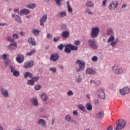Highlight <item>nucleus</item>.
Segmentation results:
<instances>
[{"instance_id":"nucleus-27","label":"nucleus","mask_w":130,"mask_h":130,"mask_svg":"<svg viewBox=\"0 0 130 130\" xmlns=\"http://www.w3.org/2000/svg\"><path fill=\"white\" fill-rule=\"evenodd\" d=\"M86 7L87 8H93L94 7V3L91 1H88L86 3Z\"/></svg>"},{"instance_id":"nucleus-16","label":"nucleus","mask_w":130,"mask_h":130,"mask_svg":"<svg viewBox=\"0 0 130 130\" xmlns=\"http://www.w3.org/2000/svg\"><path fill=\"white\" fill-rule=\"evenodd\" d=\"M12 18L13 19V20H15L16 22H17V23H22L21 17H20V16L18 15L13 14L12 15Z\"/></svg>"},{"instance_id":"nucleus-24","label":"nucleus","mask_w":130,"mask_h":130,"mask_svg":"<svg viewBox=\"0 0 130 130\" xmlns=\"http://www.w3.org/2000/svg\"><path fill=\"white\" fill-rule=\"evenodd\" d=\"M24 77L25 79H27V78L29 77L30 79L33 77V74L29 72H26L24 75Z\"/></svg>"},{"instance_id":"nucleus-5","label":"nucleus","mask_w":130,"mask_h":130,"mask_svg":"<svg viewBox=\"0 0 130 130\" xmlns=\"http://www.w3.org/2000/svg\"><path fill=\"white\" fill-rule=\"evenodd\" d=\"M118 7V2L117 1H113L110 3L109 5V9L111 11H113L115 10Z\"/></svg>"},{"instance_id":"nucleus-15","label":"nucleus","mask_w":130,"mask_h":130,"mask_svg":"<svg viewBox=\"0 0 130 130\" xmlns=\"http://www.w3.org/2000/svg\"><path fill=\"white\" fill-rule=\"evenodd\" d=\"M38 123L39 125H41L42 127H47V125H46V121L44 120V119H40L38 120Z\"/></svg>"},{"instance_id":"nucleus-20","label":"nucleus","mask_w":130,"mask_h":130,"mask_svg":"<svg viewBox=\"0 0 130 130\" xmlns=\"http://www.w3.org/2000/svg\"><path fill=\"white\" fill-rule=\"evenodd\" d=\"M65 119L68 122H75L74 120H73L72 116L70 115H66L65 116Z\"/></svg>"},{"instance_id":"nucleus-43","label":"nucleus","mask_w":130,"mask_h":130,"mask_svg":"<svg viewBox=\"0 0 130 130\" xmlns=\"http://www.w3.org/2000/svg\"><path fill=\"white\" fill-rule=\"evenodd\" d=\"M35 90H37L38 91L39 90H40L41 89V85L40 84H37L35 86Z\"/></svg>"},{"instance_id":"nucleus-57","label":"nucleus","mask_w":130,"mask_h":130,"mask_svg":"<svg viewBox=\"0 0 130 130\" xmlns=\"http://www.w3.org/2000/svg\"><path fill=\"white\" fill-rule=\"evenodd\" d=\"M74 44H75V45H80L81 42L79 40H77L74 42Z\"/></svg>"},{"instance_id":"nucleus-1","label":"nucleus","mask_w":130,"mask_h":130,"mask_svg":"<svg viewBox=\"0 0 130 130\" xmlns=\"http://www.w3.org/2000/svg\"><path fill=\"white\" fill-rule=\"evenodd\" d=\"M126 125V122L123 119H119L116 123V130H121Z\"/></svg>"},{"instance_id":"nucleus-35","label":"nucleus","mask_w":130,"mask_h":130,"mask_svg":"<svg viewBox=\"0 0 130 130\" xmlns=\"http://www.w3.org/2000/svg\"><path fill=\"white\" fill-rule=\"evenodd\" d=\"M27 84L29 86H34L35 83L34 82V81L33 80L31 79L27 80Z\"/></svg>"},{"instance_id":"nucleus-46","label":"nucleus","mask_w":130,"mask_h":130,"mask_svg":"<svg viewBox=\"0 0 130 130\" xmlns=\"http://www.w3.org/2000/svg\"><path fill=\"white\" fill-rule=\"evenodd\" d=\"M118 71V75H121L122 74H123V70H122V68H119Z\"/></svg>"},{"instance_id":"nucleus-30","label":"nucleus","mask_w":130,"mask_h":130,"mask_svg":"<svg viewBox=\"0 0 130 130\" xmlns=\"http://www.w3.org/2000/svg\"><path fill=\"white\" fill-rule=\"evenodd\" d=\"M85 107L89 111H91L93 108L92 107V104H91L90 103H87L85 105Z\"/></svg>"},{"instance_id":"nucleus-48","label":"nucleus","mask_w":130,"mask_h":130,"mask_svg":"<svg viewBox=\"0 0 130 130\" xmlns=\"http://www.w3.org/2000/svg\"><path fill=\"white\" fill-rule=\"evenodd\" d=\"M7 39L10 42H15V41H14V39H13L11 36L8 37Z\"/></svg>"},{"instance_id":"nucleus-42","label":"nucleus","mask_w":130,"mask_h":130,"mask_svg":"<svg viewBox=\"0 0 130 130\" xmlns=\"http://www.w3.org/2000/svg\"><path fill=\"white\" fill-rule=\"evenodd\" d=\"M49 71L53 72V74H55V73H56V68L54 67L50 68H49Z\"/></svg>"},{"instance_id":"nucleus-10","label":"nucleus","mask_w":130,"mask_h":130,"mask_svg":"<svg viewBox=\"0 0 130 130\" xmlns=\"http://www.w3.org/2000/svg\"><path fill=\"white\" fill-rule=\"evenodd\" d=\"M97 95L100 98H101V99H105V92H104V90H103L102 88L98 90Z\"/></svg>"},{"instance_id":"nucleus-19","label":"nucleus","mask_w":130,"mask_h":130,"mask_svg":"<svg viewBox=\"0 0 130 130\" xmlns=\"http://www.w3.org/2000/svg\"><path fill=\"white\" fill-rule=\"evenodd\" d=\"M70 46V44H69L66 45L65 46L64 51H65L66 53H71V52H72V50Z\"/></svg>"},{"instance_id":"nucleus-39","label":"nucleus","mask_w":130,"mask_h":130,"mask_svg":"<svg viewBox=\"0 0 130 130\" xmlns=\"http://www.w3.org/2000/svg\"><path fill=\"white\" fill-rule=\"evenodd\" d=\"M68 26L66 24H61L60 29L61 30H67Z\"/></svg>"},{"instance_id":"nucleus-49","label":"nucleus","mask_w":130,"mask_h":130,"mask_svg":"<svg viewBox=\"0 0 130 130\" xmlns=\"http://www.w3.org/2000/svg\"><path fill=\"white\" fill-rule=\"evenodd\" d=\"M68 95H69V96H73V95H74V92H73V91L72 90H69L68 92H67Z\"/></svg>"},{"instance_id":"nucleus-64","label":"nucleus","mask_w":130,"mask_h":130,"mask_svg":"<svg viewBox=\"0 0 130 130\" xmlns=\"http://www.w3.org/2000/svg\"><path fill=\"white\" fill-rule=\"evenodd\" d=\"M107 130H112V126H109L107 129Z\"/></svg>"},{"instance_id":"nucleus-60","label":"nucleus","mask_w":130,"mask_h":130,"mask_svg":"<svg viewBox=\"0 0 130 130\" xmlns=\"http://www.w3.org/2000/svg\"><path fill=\"white\" fill-rule=\"evenodd\" d=\"M47 38L49 39H51V38H52V35L50 34H48L47 35Z\"/></svg>"},{"instance_id":"nucleus-47","label":"nucleus","mask_w":130,"mask_h":130,"mask_svg":"<svg viewBox=\"0 0 130 130\" xmlns=\"http://www.w3.org/2000/svg\"><path fill=\"white\" fill-rule=\"evenodd\" d=\"M57 48L59 50H62V49H63V45L62 44H60L58 46Z\"/></svg>"},{"instance_id":"nucleus-33","label":"nucleus","mask_w":130,"mask_h":130,"mask_svg":"<svg viewBox=\"0 0 130 130\" xmlns=\"http://www.w3.org/2000/svg\"><path fill=\"white\" fill-rule=\"evenodd\" d=\"M36 52V50L35 49H32L31 50L30 52H27L26 55L27 56H31V55H33L34 53Z\"/></svg>"},{"instance_id":"nucleus-56","label":"nucleus","mask_w":130,"mask_h":130,"mask_svg":"<svg viewBox=\"0 0 130 130\" xmlns=\"http://www.w3.org/2000/svg\"><path fill=\"white\" fill-rule=\"evenodd\" d=\"M1 58H2L3 60H6V59H7V54H3Z\"/></svg>"},{"instance_id":"nucleus-4","label":"nucleus","mask_w":130,"mask_h":130,"mask_svg":"<svg viewBox=\"0 0 130 130\" xmlns=\"http://www.w3.org/2000/svg\"><path fill=\"white\" fill-rule=\"evenodd\" d=\"M76 63L78 64L79 68H76V72L77 73H80L82 71H84L85 69V62L84 61H81L80 60H77L76 61Z\"/></svg>"},{"instance_id":"nucleus-52","label":"nucleus","mask_w":130,"mask_h":130,"mask_svg":"<svg viewBox=\"0 0 130 130\" xmlns=\"http://www.w3.org/2000/svg\"><path fill=\"white\" fill-rule=\"evenodd\" d=\"M13 37L14 39H18L19 38V36L17 34H15L13 35Z\"/></svg>"},{"instance_id":"nucleus-50","label":"nucleus","mask_w":130,"mask_h":130,"mask_svg":"<svg viewBox=\"0 0 130 130\" xmlns=\"http://www.w3.org/2000/svg\"><path fill=\"white\" fill-rule=\"evenodd\" d=\"M85 13H87V14H88L89 15H92V14H93V13H92L91 12H90V11L89 10L88 8L86 9L85 10Z\"/></svg>"},{"instance_id":"nucleus-25","label":"nucleus","mask_w":130,"mask_h":130,"mask_svg":"<svg viewBox=\"0 0 130 130\" xmlns=\"http://www.w3.org/2000/svg\"><path fill=\"white\" fill-rule=\"evenodd\" d=\"M119 42V40H118V39H115V40L114 41H113V42H111V46L112 47H114L116 44H117V43Z\"/></svg>"},{"instance_id":"nucleus-31","label":"nucleus","mask_w":130,"mask_h":130,"mask_svg":"<svg viewBox=\"0 0 130 130\" xmlns=\"http://www.w3.org/2000/svg\"><path fill=\"white\" fill-rule=\"evenodd\" d=\"M39 32H40V30L37 29H32V33L34 34L35 36H37V35H39Z\"/></svg>"},{"instance_id":"nucleus-55","label":"nucleus","mask_w":130,"mask_h":130,"mask_svg":"<svg viewBox=\"0 0 130 130\" xmlns=\"http://www.w3.org/2000/svg\"><path fill=\"white\" fill-rule=\"evenodd\" d=\"M95 85H96V86H100V85H101V81L98 80L97 81H96L95 82Z\"/></svg>"},{"instance_id":"nucleus-21","label":"nucleus","mask_w":130,"mask_h":130,"mask_svg":"<svg viewBox=\"0 0 130 130\" xmlns=\"http://www.w3.org/2000/svg\"><path fill=\"white\" fill-rule=\"evenodd\" d=\"M28 42L30 45H32V46H35V45H36V41H35V39L32 38H29L28 39Z\"/></svg>"},{"instance_id":"nucleus-41","label":"nucleus","mask_w":130,"mask_h":130,"mask_svg":"<svg viewBox=\"0 0 130 130\" xmlns=\"http://www.w3.org/2000/svg\"><path fill=\"white\" fill-rule=\"evenodd\" d=\"M78 108L82 110V111H85V108H84V106L83 105H78Z\"/></svg>"},{"instance_id":"nucleus-8","label":"nucleus","mask_w":130,"mask_h":130,"mask_svg":"<svg viewBox=\"0 0 130 130\" xmlns=\"http://www.w3.org/2000/svg\"><path fill=\"white\" fill-rule=\"evenodd\" d=\"M34 64H35L34 61L32 60L28 61L24 63L23 65V68L24 69H29L30 68H32V67H33Z\"/></svg>"},{"instance_id":"nucleus-28","label":"nucleus","mask_w":130,"mask_h":130,"mask_svg":"<svg viewBox=\"0 0 130 130\" xmlns=\"http://www.w3.org/2000/svg\"><path fill=\"white\" fill-rule=\"evenodd\" d=\"M106 32L107 35H109V36H112V35L113 34V30L111 28H109L107 29Z\"/></svg>"},{"instance_id":"nucleus-51","label":"nucleus","mask_w":130,"mask_h":130,"mask_svg":"<svg viewBox=\"0 0 130 130\" xmlns=\"http://www.w3.org/2000/svg\"><path fill=\"white\" fill-rule=\"evenodd\" d=\"M92 61H97V60H98V57H97L96 56H94L92 58Z\"/></svg>"},{"instance_id":"nucleus-36","label":"nucleus","mask_w":130,"mask_h":130,"mask_svg":"<svg viewBox=\"0 0 130 130\" xmlns=\"http://www.w3.org/2000/svg\"><path fill=\"white\" fill-rule=\"evenodd\" d=\"M115 40V38H114V36H111L109 38L108 40V43H109V42H112L113 41H114Z\"/></svg>"},{"instance_id":"nucleus-59","label":"nucleus","mask_w":130,"mask_h":130,"mask_svg":"<svg viewBox=\"0 0 130 130\" xmlns=\"http://www.w3.org/2000/svg\"><path fill=\"white\" fill-rule=\"evenodd\" d=\"M106 3H107V0H104L103 1V7H106Z\"/></svg>"},{"instance_id":"nucleus-7","label":"nucleus","mask_w":130,"mask_h":130,"mask_svg":"<svg viewBox=\"0 0 130 130\" xmlns=\"http://www.w3.org/2000/svg\"><path fill=\"white\" fill-rule=\"evenodd\" d=\"M59 59V54L56 53H54L53 54H51L50 60L51 61H57Z\"/></svg>"},{"instance_id":"nucleus-22","label":"nucleus","mask_w":130,"mask_h":130,"mask_svg":"<svg viewBox=\"0 0 130 130\" xmlns=\"http://www.w3.org/2000/svg\"><path fill=\"white\" fill-rule=\"evenodd\" d=\"M31 103L32 104V105L36 107H37L38 106V105H39L38 101L35 98H33L31 100Z\"/></svg>"},{"instance_id":"nucleus-23","label":"nucleus","mask_w":130,"mask_h":130,"mask_svg":"<svg viewBox=\"0 0 130 130\" xmlns=\"http://www.w3.org/2000/svg\"><path fill=\"white\" fill-rule=\"evenodd\" d=\"M27 7L28 9L33 10V9H35V8H36V7H37V5L35 3H31V4L27 5Z\"/></svg>"},{"instance_id":"nucleus-12","label":"nucleus","mask_w":130,"mask_h":130,"mask_svg":"<svg viewBox=\"0 0 130 130\" xmlns=\"http://www.w3.org/2000/svg\"><path fill=\"white\" fill-rule=\"evenodd\" d=\"M8 48L9 50H15L17 48V43L15 42H12L8 45Z\"/></svg>"},{"instance_id":"nucleus-61","label":"nucleus","mask_w":130,"mask_h":130,"mask_svg":"<svg viewBox=\"0 0 130 130\" xmlns=\"http://www.w3.org/2000/svg\"><path fill=\"white\" fill-rule=\"evenodd\" d=\"M59 39V37H57L56 38H54L53 41L54 42H56V41H58V40Z\"/></svg>"},{"instance_id":"nucleus-37","label":"nucleus","mask_w":130,"mask_h":130,"mask_svg":"<svg viewBox=\"0 0 130 130\" xmlns=\"http://www.w3.org/2000/svg\"><path fill=\"white\" fill-rule=\"evenodd\" d=\"M70 44V46H69V47H70L71 51L72 50H73V51L78 50V47L73 45L71 44Z\"/></svg>"},{"instance_id":"nucleus-54","label":"nucleus","mask_w":130,"mask_h":130,"mask_svg":"<svg viewBox=\"0 0 130 130\" xmlns=\"http://www.w3.org/2000/svg\"><path fill=\"white\" fill-rule=\"evenodd\" d=\"M68 12H69L70 14H72V13H73V9L72 8V7H71V6H69V7H68Z\"/></svg>"},{"instance_id":"nucleus-32","label":"nucleus","mask_w":130,"mask_h":130,"mask_svg":"<svg viewBox=\"0 0 130 130\" xmlns=\"http://www.w3.org/2000/svg\"><path fill=\"white\" fill-rule=\"evenodd\" d=\"M62 37H64V38H68V37L70 36V32L68 31H63L62 33Z\"/></svg>"},{"instance_id":"nucleus-44","label":"nucleus","mask_w":130,"mask_h":130,"mask_svg":"<svg viewBox=\"0 0 130 130\" xmlns=\"http://www.w3.org/2000/svg\"><path fill=\"white\" fill-rule=\"evenodd\" d=\"M56 4L59 7L61 6V0H55Z\"/></svg>"},{"instance_id":"nucleus-45","label":"nucleus","mask_w":130,"mask_h":130,"mask_svg":"<svg viewBox=\"0 0 130 130\" xmlns=\"http://www.w3.org/2000/svg\"><path fill=\"white\" fill-rule=\"evenodd\" d=\"M31 79L34 81V83H35V82H37V81H38L39 80V77L36 76V77H32L31 78Z\"/></svg>"},{"instance_id":"nucleus-40","label":"nucleus","mask_w":130,"mask_h":130,"mask_svg":"<svg viewBox=\"0 0 130 130\" xmlns=\"http://www.w3.org/2000/svg\"><path fill=\"white\" fill-rule=\"evenodd\" d=\"M66 16H67V12H62L59 15L60 18H63V17H66Z\"/></svg>"},{"instance_id":"nucleus-63","label":"nucleus","mask_w":130,"mask_h":130,"mask_svg":"<svg viewBox=\"0 0 130 130\" xmlns=\"http://www.w3.org/2000/svg\"><path fill=\"white\" fill-rule=\"evenodd\" d=\"M14 13H20V12H19V9H15L14 10Z\"/></svg>"},{"instance_id":"nucleus-38","label":"nucleus","mask_w":130,"mask_h":130,"mask_svg":"<svg viewBox=\"0 0 130 130\" xmlns=\"http://www.w3.org/2000/svg\"><path fill=\"white\" fill-rule=\"evenodd\" d=\"M112 69H113V71L114 73H115V74H118V72H119L118 70H119V68L116 67H113L112 68Z\"/></svg>"},{"instance_id":"nucleus-11","label":"nucleus","mask_w":130,"mask_h":130,"mask_svg":"<svg viewBox=\"0 0 130 130\" xmlns=\"http://www.w3.org/2000/svg\"><path fill=\"white\" fill-rule=\"evenodd\" d=\"M1 91L3 97H5V98H9V97H10L9 91H8L7 89H5L4 88H1Z\"/></svg>"},{"instance_id":"nucleus-14","label":"nucleus","mask_w":130,"mask_h":130,"mask_svg":"<svg viewBox=\"0 0 130 130\" xmlns=\"http://www.w3.org/2000/svg\"><path fill=\"white\" fill-rule=\"evenodd\" d=\"M129 92V88L128 87H125L120 89V93L121 95H125Z\"/></svg>"},{"instance_id":"nucleus-17","label":"nucleus","mask_w":130,"mask_h":130,"mask_svg":"<svg viewBox=\"0 0 130 130\" xmlns=\"http://www.w3.org/2000/svg\"><path fill=\"white\" fill-rule=\"evenodd\" d=\"M22 14L23 15H29L30 14V10L26 9H21L20 12L18 13V15L22 16Z\"/></svg>"},{"instance_id":"nucleus-58","label":"nucleus","mask_w":130,"mask_h":130,"mask_svg":"<svg viewBox=\"0 0 130 130\" xmlns=\"http://www.w3.org/2000/svg\"><path fill=\"white\" fill-rule=\"evenodd\" d=\"M73 113L74 115H76V116H78L79 115V113L76 110L73 111Z\"/></svg>"},{"instance_id":"nucleus-62","label":"nucleus","mask_w":130,"mask_h":130,"mask_svg":"<svg viewBox=\"0 0 130 130\" xmlns=\"http://www.w3.org/2000/svg\"><path fill=\"white\" fill-rule=\"evenodd\" d=\"M39 112H44V108H41L39 110Z\"/></svg>"},{"instance_id":"nucleus-29","label":"nucleus","mask_w":130,"mask_h":130,"mask_svg":"<svg viewBox=\"0 0 130 130\" xmlns=\"http://www.w3.org/2000/svg\"><path fill=\"white\" fill-rule=\"evenodd\" d=\"M82 80H83V77H82V76L81 75H79L75 77V82H76V83H81Z\"/></svg>"},{"instance_id":"nucleus-13","label":"nucleus","mask_w":130,"mask_h":130,"mask_svg":"<svg viewBox=\"0 0 130 130\" xmlns=\"http://www.w3.org/2000/svg\"><path fill=\"white\" fill-rule=\"evenodd\" d=\"M46 20H47V15L44 14L40 20V26H44V23L46 22Z\"/></svg>"},{"instance_id":"nucleus-26","label":"nucleus","mask_w":130,"mask_h":130,"mask_svg":"<svg viewBox=\"0 0 130 130\" xmlns=\"http://www.w3.org/2000/svg\"><path fill=\"white\" fill-rule=\"evenodd\" d=\"M41 97L43 101H46L48 98V96H47V94L45 93H42L41 95Z\"/></svg>"},{"instance_id":"nucleus-6","label":"nucleus","mask_w":130,"mask_h":130,"mask_svg":"<svg viewBox=\"0 0 130 130\" xmlns=\"http://www.w3.org/2000/svg\"><path fill=\"white\" fill-rule=\"evenodd\" d=\"M9 68L11 70V73H12L14 77H19L20 76V72L16 70V67L13 66H10Z\"/></svg>"},{"instance_id":"nucleus-18","label":"nucleus","mask_w":130,"mask_h":130,"mask_svg":"<svg viewBox=\"0 0 130 130\" xmlns=\"http://www.w3.org/2000/svg\"><path fill=\"white\" fill-rule=\"evenodd\" d=\"M86 73L87 75H95L96 74V71L92 68H88L86 70Z\"/></svg>"},{"instance_id":"nucleus-53","label":"nucleus","mask_w":130,"mask_h":130,"mask_svg":"<svg viewBox=\"0 0 130 130\" xmlns=\"http://www.w3.org/2000/svg\"><path fill=\"white\" fill-rule=\"evenodd\" d=\"M109 88H110V89H111L112 90H113V89L115 88V86L114 85V84L111 83L109 85Z\"/></svg>"},{"instance_id":"nucleus-34","label":"nucleus","mask_w":130,"mask_h":130,"mask_svg":"<svg viewBox=\"0 0 130 130\" xmlns=\"http://www.w3.org/2000/svg\"><path fill=\"white\" fill-rule=\"evenodd\" d=\"M97 117L98 118H103V117H104V112H99L97 115Z\"/></svg>"},{"instance_id":"nucleus-3","label":"nucleus","mask_w":130,"mask_h":130,"mask_svg":"<svg viewBox=\"0 0 130 130\" xmlns=\"http://www.w3.org/2000/svg\"><path fill=\"white\" fill-rule=\"evenodd\" d=\"M88 46L92 49H97L98 48V44L95 41L94 39H89L87 42Z\"/></svg>"},{"instance_id":"nucleus-2","label":"nucleus","mask_w":130,"mask_h":130,"mask_svg":"<svg viewBox=\"0 0 130 130\" xmlns=\"http://www.w3.org/2000/svg\"><path fill=\"white\" fill-rule=\"evenodd\" d=\"M100 32V28L99 27H94L92 28L90 32V37L91 38H96L99 35Z\"/></svg>"},{"instance_id":"nucleus-9","label":"nucleus","mask_w":130,"mask_h":130,"mask_svg":"<svg viewBox=\"0 0 130 130\" xmlns=\"http://www.w3.org/2000/svg\"><path fill=\"white\" fill-rule=\"evenodd\" d=\"M24 59H25V57L22 54H17L16 57V60L18 63H22V62H23Z\"/></svg>"}]
</instances>
